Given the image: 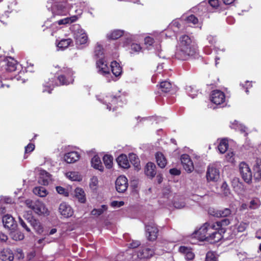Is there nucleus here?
<instances>
[{
    "mask_svg": "<svg viewBox=\"0 0 261 261\" xmlns=\"http://www.w3.org/2000/svg\"><path fill=\"white\" fill-rule=\"evenodd\" d=\"M196 53L195 42L187 35H181L178 40L175 53L178 60L185 61L191 58Z\"/></svg>",
    "mask_w": 261,
    "mask_h": 261,
    "instance_id": "nucleus-1",
    "label": "nucleus"
},
{
    "mask_svg": "<svg viewBox=\"0 0 261 261\" xmlns=\"http://www.w3.org/2000/svg\"><path fill=\"white\" fill-rule=\"evenodd\" d=\"M17 68V63L16 60L11 57H0V82L1 88L5 87L9 88L10 85L5 80H12V76L9 73L15 71Z\"/></svg>",
    "mask_w": 261,
    "mask_h": 261,
    "instance_id": "nucleus-2",
    "label": "nucleus"
},
{
    "mask_svg": "<svg viewBox=\"0 0 261 261\" xmlns=\"http://www.w3.org/2000/svg\"><path fill=\"white\" fill-rule=\"evenodd\" d=\"M72 0H48L46 7L54 16H65L69 12V8L72 5Z\"/></svg>",
    "mask_w": 261,
    "mask_h": 261,
    "instance_id": "nucleus-3",
    "label": "nucleus"
},
{
    "mask_svg": "<svg viewBox=\"0 0 261 261\" xmlns=\"http://www.w3.org/2000/svg\"><path fill=\"white\" fill-rule=\"evenodd\" d=\"M96 98L99 102L106 106L107 109L110 111H114L121 106L120 97L113 95L100 93L96 95Z\"/></svg>",
    "mask_w": 261,
    "mask_h": 261,
    "instance_id": "nucleus-4",
    "label": "nucleus"
},
{
    "mask_svg": "<svg viewBox=\"0 0 261 261\" xmlns=\"http://www.w3.org/2000/svg\"><path fill=\"white\" fill-rule=\"evenodd\" d=\"M206 241L210 243H215L219 242L223 238L224 230L219 231L214 222L206 223Z\"/></svg>",
    "mask_w": 261,
    "mask_h": 261,
    "instance_id": "nucleus-5",
    "label": "nucleus"
},
{
    "mask_svg": "<svg viewBox=\"0 0 261 261\" xmlns=\"http://www.w3.org/2000/svg\"><path fill=\"white\" fill-rule=\"evenodd\" d=\"M57 67L60 68L57 73V79L60 85H67L73 83L74 72L72 69L67 67L61 68L59 66H56Z\"/></svg>",
    "mask_w": 261,
    "mask_h": 261,
    "instance_id": "nucleus-6",
    "label": "nucleus"
},
{
    "mask_svg": "<svg viewBox=\"0 0 261 261\" xmlns=\"http://www.w3.org/2000/svg\"><path fill=\"white\" fill-rule=\"evenodd\" d=\"M26 205L39 216L48 215L49 211L45 203L40 200L33 201L27 199L25 201Z\"/></svg>",
    "mask_w": 261,
    "mask_h": 261,
    "instance_id": "nucleus-7",
    "label": "nucleus"
},
{
    "mask_svg": "<svg viewBox=\"0 0 261 261\" xmlns=\"http://www.w3.org/2000/svg\"><path fill=\"white\" fill-rule=\"evenodd\" d=\"M73 35L75 40L76 45L78 48H83L87 43L88 40L87 34L80 25H74Z\"/></svg>",
    "mask_w": 261,
    "mask_h": 261,
    "instance_id": "nucleus-8",
    "label": "nucleus"
},
{
    "mask_svg": "<svg viewBox=\"0 0 261 261\" xmlns=\"http://www.w3.org/2000/svg\"><path fill=\"white\" fill-rule=\"evenodd\" d=\"M240 175L245 182L250 184L252 179V173L249 165L245 162H241L239 165Z\"/></svg>",
    "mask_w": 261,
    "mask_h": 261,
    "instance_id": "nucleus-9",
    "label": "nucleus"
},
{
    "mask_svg": "<svg viewBox=\"0 0 261 261\" xmlns=\"http://www.w3.org/2000/svg\"><path fill=\"white\" fill-rule=\"evenodd\" d=\"M137 36L136 35L128 34L126 35L125 40L122 44L123 47H127L130 45L131 50L134 53H139L142 50L140 45L138 43H134V41L136 40Z\"/></svg>",
    "mask_w": 261,
    "mask_h": 261,
    "instance_id": "nucleus-10",
    "label": "nucleus"
},
{
    "mask_svg": "<svg viewBox=\"0 0 261 261\" xmlns=\"http://www.w3.org/2000/svg\"><path fill=\"white\" fill-rule=\"evenodd\" d=\"M220 177V172L214 164L210 165L207 168L206 178L208 182H216Z\"/></svg>",
    "mask_w": 261,
    "mask_h": 261,
    "instance_id": "nucleus-11",
    "label": "nucleus"
},
{
    "mask_svg": "<svg viewBox=\"0 0 261 261\" xmlns=\"http://www.w3.org/2000/svg\"><path fill=\"white\" fill-rule=\"evenodd\" d=\"M96 68L98 73L107 77L110 75V70L107 62L103 58L99 59L96 63Z\"/></svg>",
    "mask_w": 261,
    "mask_h": 261,
    "instance_id": "nucleus-12",
    "label": "nucleus"
},
{
    "mask_svg": "<svg viewBox=\"0 0 261 261\" xmlns=\"http://www.w3.org/2000/svg\"><path fill=\"white\" fill-rule=\"evenodd\" d=\"M158 229L153 222L145 225V232L147 239L151 241L155 240L158 237Z\"/></svg>",
    "mask_w": 261,
    "mask_h": 261,
    "instance_id": "nucleus-13",
    "label": "nucleus"
},
{
    "mask_svg": "<svg viewBox=\"0 0 261 261\" xmlns=\"http://www.w3.org/2000/svg\"><path fill=\"white\" fill-rule=\"evenodd\" d=\"M210 99L213 103L216 105H219L223 104L225 101V95L220 90H214L211 94Z\"/></svg>",
    "mask_w": 261,
    "mask_h": 261,
    "instance_id": "nucleus-14",
    "label": "nucleus"
},
{
    "mask_svg": "<svg viewBox=\"0 0 261 261\" xmlns=\"http://www.w3.org/2000/svg\"><path fill=\"white\" fill-rule=\"evenodd\" d=\"M116 190L119 193L124 192L128 187V181L127 178L123 175L119 176L115 182Z\"/></svg>",
    "mask_w": 261,
    "mask_h": 261,
    "instance_id": "nucleus-15",
    "label": "nucleus"
},
{
    "mask_svg": "<svg viewBox=\"0 0 261 261\" xmlns=\"http://www.w3.org/2000/svg\"><path fill=\"white\" fill-rule=\"evenodd\" d=\"M180 161L184 168L187 172L191 173L193 171V163L189 155L182 154L180 156Z\"/></svg>",
    "mask_w": 261,
    "mask_h": 261,
    "instance_id": "nucleus-16",
    "label": "nucleus"
},
{
    "mask_svg": "<svg viewBox=\"0 0 261 261\" xmlns=\"http://www.w3.org/2000/svg\"><path fill=\"white\" fill-rule=\"evenodd\" d=\"M59 212L65 218L71 217L73 214V210L69 204L67 203L62 202L59 207Z\"/></svg>",
    "mask_w": 261,
    "mask_h": 261,
    "instance_id": "nucleus-17",
    "label": "nucleus"
},
{
    "mask_svg": "<svg viewBox=\"0 0 261 261\" xmlns=\"http://www.w3.org/2000/svg\"><path fill=\"white\" fill-rule=\"evenodd\" d=\"M81 155L77 151H71L66 153L64 155V160L67 163H73L79 160Z\"/></svg>",
    "mask_w": 261,
    "mask_h": 261,
    "instance_id": "nucleus-18",
    "label": "nucleus"
},
{
    "mask_svg": "<svg viewBox=\"0 0 261 261\" xmlns=\"http://www.w3.org/2000/svg\"><path fill=\"white\" fill-rule=\"evenodd\" d=\"M154 253L153 250L146 248L140 250L136 254L133 255V257L137 256V257L139 259L148 258L152 256Z\"/></svg>",
    "mask_w": 261,
    "mask_h": 261,
    "instance_id": "nucleus-19",
    "label": "nucleus"
},
{
    "mask_svg": "<svg viewBox=\"0 0 261 261\" xmlns=\"http://www.w3.org/2000/svg\"><path fill=\"white\" fill-rule=\"evenodd\" d=\"M206 223L201 226L199 229L195 231L193 233V236L195 238H197L199 240L201 241H206Z\"/></svg>",
    "mask_w": 261,
    "mask_h": 261,
    "instance_id": "nucleus-20",
    "label": "nucleus"
},
{
    "mask_svg": "<svg viewBox=\"0 0 261 261\" xmlns=\"http://www.w3.org/2000/svg\"><path fill=\"white\" fill-rule=\"evenodd\" d=\"M51 180L50 175L44 170H40L39 173L38 182L42 185H48Z\"/></svg>",
    "mask_w": 261,
    "mask_h": 261,
    "instance_id": "nucleus-21",
    "label": "nucleus"
},
{
    "mask_svg": "<svg viewBox=\"0 0 261 261\" xmlns=\"http://www.w3.org/2000/svg\"><path fill=\"white\" fill-rule=\"evenodd\" d=\"M3 223L5 227L9 229H13L16 226L13 217L10 215H6L3 217Z\"/></svg>",
    "mask_w": 261,
    "mask_h": 261,
    "instance_id": "nucleus-22",
    "label": "nucleus"
},
{
    "mask_svg": "<svg viewBox=\"0 0 261 261\" xmlns=\"http://www.w3.org/2000/svg\"><path fill=\"white\" fill-rule=\"evenodd\" d=\"M56 44L58 50H63L73 45V41L70 38L63 39L59 42L57 41Z\"/></svg>",
    "mask_w": 261,
    "mask_h": 261,
    "instance_id": "nucleus-23",
    "label": "nucleus"
},
{
    "mask_svg": "<svg viewBox=\"0 0 261 261\" xmlns=\"http://www.w3.org/2000/svg\"><path fill=\"white\" fill-rule=\"evenodd\" d=\"M145 174L150 178L153 177L156 174V166L152 162L148 163L145 168Z\"/></svg>",
    "mask_w": 261,
    "mask_h": 261,
    "instance_id": "nucleus-24",
    "label": "nucleus"
},
{
    "mask_svg": "<svg viewBox=\"0 0 261 261\" xmlns=\"http://www.w3.org/2000/svg\"><path fill=\"white\" fill-rule=\"evenodd\" d=\"M91 166L94 169L103 172L104 167L102 166L101 160L98 155H94L91 161Z\"/></svg>",
    "mask_w": 261,
    "mask_h": 261,
    "instance_id": "nucleus-25",
    "label": "nucleus"
},
{
    "mask_svg": "<svg viewBox=\"0 0 261 261\" xmlns=\"http://www.w3.org/2000/svg\"><path fill=\"white\" fill-rule=\"evenodd\" d=\"M116 161L119 167L127 169L129 167V163L127 156L124 154H121L116 159Z\"/></svg>",
    "mask_w": 261,
    "mask_h": 261,
    "instance_id": "nucleus-26",
    "label": "nucleus"
},
{
    "mask_svg": "<svg viewBox=\"0 0 261 261\" xmlns=\"http://www.w3.org/2000/svg\"><path fill=\"white\" fill-rule=\"evenodd\" d=\"M125 35V37L126 34H125L124 31L121 30H114L109 32L107 34V38L109 39L115 40L117 39L123 35Z\"/></svg>",
    "mask_w": 261,
    "mask_h": 261,
    "instance_id": "nucleus-27",
    "label": "nucleus"
},
{
    "mask_svg": "<svg viewBox=\"0 0 261 261\" xmlns=\"http://www.w3.org/2000/svg\"><path fill=\"white\" fill-rule=\"evenodd\" d=\"M230 127L231 128L240 131L241 133H244L245 136H246L247 134V128L237 120H234L233 122H231Z\"/></svg>",
    "mask_w": 261,
    "mask_h": 261,
    "instance_id": "nucleus-28",
    "label": "nucleus"
},
{
    "mask_svg": "<svg viewBox=\"0 0 261 261\" xmlns=\"http://www.w3.org/2000/svg\"><path fill=\"white\" fill-rule=\"evenodd\" d=\"M28 220L38 234H41L43 232V228L40 222L33 219L32 217L30 219L28 218Z\"/></svg>",
    "mask_w": 261,
    "mask_h": 261,
    "instance_id": "nucleus-29",
    "label": "nucleus"
},
{
    "mask_svg": "<svg viewBox=\"0 0 261 261\" xmlns=\"http://www.w3.org/2000/svg\"><path fill=\"white\" fill-rule=\"evenodd\" d=\"M74 195L80 202L82 203L86 202V194L84 190L82 188H76L74 190Z\"/></svg>",
    "mask_w": 261,
    "mask_h": 261,
    "instance_id": "nucleus-30",
    "label": "nucleus"
},
{
    "mask_svg": "<svg viewBox=\"0 0 261 261\" xmlns=\"http://www.w3.org/2000/svg\"><path fill=\"white\" fill-rule=\"evenodd\" d=\"M111 71L115 77L120 76L122 73V68L119 63L113 61L111 63Z\"/></svg>",
    "mask_w": 261,
    "mask_h": 261,
    "instance_id": "nucleus-31",
    "label": "nucleus"
},
{
    "mask_svg": "<svg viewBox=\"0 0 261 261\" xmlns=\"http://www.w3.org/2000/svg\"><path fill=\"white\" fill-rule=\"evenodd\" d=\"M1 257L3 261H13L14 255L10 249H6L1 252Z\"/></svg>",
    "mask_w": 261,
    "mask_h": 261,
    "instance_id": "nucleus-32",
    "label": "nucleus"
},
{
    "mask_svg": "<svg viewBox=\"0 0 261 261\" xmlns=\"http://www.w3.org/2000/svg\"><path fill=\"white\" fill-rule=\"evenodd\" d=\"M155 156L158 165L162 168H164L167 165V160L164 154L161 152H158Z\"/></svg>",
    "mask_w": 261,
    "mask_h": 261,
    "instance_id": "nucleus-33",
    "label": "nucleus"
},
{
    "mask_svg": "<svg viewBox=\"0 0 261 261\" xmlns=\"http://www.w3.org/2000/svg\"><path fill=\"white\" fill-rule=\"evenodd\" d=\"M178 250L181 253L185 255V257L187 260H192L194 257V254L191 250V249L187 247L180 246Z\"/></svg>",
    "mask_w": 261,
    "mask_h": 261,
    "instance_id": "nucleus-34",
    "label": "nucleus"
},
{
    "mask_svg": "<svg viewBox=\"0 0 261 261\" xmlns=\"http://www.w3.org/2000/svg\"><path fill=\"white\" fill-rule=\"evenodd\" d=\"M99 180L96 176H92L89 180V187L93 192H96L98 189Z\"/></svg>",
    "mask_w": 261,
    "mask_h": 261,
    "instance_id": "nucleus-35",
    "label": "nucleus"
},
{
    "mask_svg": "<svg viewBox=\"0 0 261 261\" xmlns=\"http://www.w3.org/2000/svg\"><path fill=\"white\" fill-rule=\"evenodd\" d=\"M78 19V17L76 15H73L70 17H67L63 19H60L56 23L58 25H64L67 24H70L72 22L76 21Z\"/></svg>",
    "mask_w": 261,
    "mask_h": 261,
    "instance_id": "nucleus-36",
    "label": "nucleus"
},
{
    "mask_svg": "<svg viewBox=\"0 0 261 261\" xmlns=\"http://www.w3.org/2000/svg\"><path fill=\"white\" fill-rule=\"evenodd\" d=\"M66 176L72 181H80L82 180V176L76 171H69L66 173Z\"/></svg>",
    "mask_w": 261,
    "mask_h": 261,
    "instance_id": "nucleus-37",
    "label": "nucleus"
},
{
    "mask_svg": "<svg viewBox=\"0 0 261 261\" xmlns=\"http://www.w3.org/2000/svg\"><path fill=\"white\" fill-rule=\"evenodd\" d=\"M228 148V142L226 139H222L219 141L218 149L220 153H224Z\"/></svg>",
    "mask_w": 261,
    "mask_h": 261,
    "instance_id": "nucleus-38",
    "label": "nucleus"
},
{
    "mask_svg": "<svg viewBox=\"0 0 261 261\" xmlns=\"http://www.w3.org/2000/svg\"><path fill=\"white\" fill-rule=\"evenodd\" d=\"M231 214V211L229 208H225L222 210H217L213 212L212 215L217 217H227Z\"/></svg>",
    "mask_w": 261,
    "mask_h": 261,
    "instance_id": "nucleus-39",
    "label": "nucleus"
},
{
    "mask_svg": "<svg viewBox=\"0 0 261 261\" xmlns=\"http://www.w3.org/2000/svg\"><path fill=\"white\" fill-rule=\"evenodd\" d=\"M254 179L256 180H261V163L256 162L253 168Z\"/></svg>",
    "mask_w": 261,
    "mask_h": 261,
    "instance_id": "nucleus-40",
    "label": "nucleus"
},
{
    "mask_svg": "<svg viewBox=\"0 0 261 261\" xmlns=\"http://www.w3.org/2000/svg\"><path fill=\"white\" fill-rule=\"evenodd\" d=\"M216 227L218 229L219 231H221V229L224 230V233L225 232L224 226H227L230 224V221L228 219H224L221 221L214 222Z\"/></svg>",
    "mask_w": 261,
    "mask_h": 261,
    "instance_id": "nucleus-41",
    "label": "nucleus"
},
{
    "mask_svg": "<svg viewBox=\"0 0 261 261\" xmlns=\"http://www.w3.org/2000/svg\"><path fill=\"white\" fill-rule=\"evenodd\" d=\"M103 162L107 169H111L113 165V158L111 155L105 154L103 156Z\"/></svg>",
    "mask_w": 261,
    "mask_h": 261,
    "instance_id": "nucleus-42",
    "label": "nucleus"
},
{
    "mask_svg": "<svg viewBox=\"0 0 261 261\" xmlns=\"http://www.w3.org/2000/svg\"><path fill=\"white\" fill-rule=\"evenodd\" d=\"M33 193L41 197H44L48 194V192L44 187H36L33 189Z\"/></svg>",
    "mask_w": 261,
    "mask_h": 261,
    "instance_id": "nucleus-43",
    "label": "nucleus"
},
{
    "mask_svg": "<svg viewBox=\"0 0 261 261\" xmlns=\"http://www.w3.org/2000/svg\"><path fill=\"white\" fill-rule=\"evenodd\" d=\"M104 55V49L101 44L97 43L94 49V56L97 58H103Z\"/></svg>",
    "mask_w": 261,
    "mask_h": 261,
    "instance_id": "nucleus-44",
    "label": "nucleus"
},
{
    "mask_svg": "<svg viewBox=\"0 0 261 261\" xmlns=\"http://www.w3.org/2000/svg\"><path fill=\"white\" fill-rule=\"evenodd\" d=\"M129 159L130 163L137 169L140 168V161L137 155L133 153L129 154Z\"/></svg>",
    "mask_w": 261,
    "mask_h": 261,
    "instance_id": "nucleus-45",
    "label": "nucleus"
},
{
    "mask_svg": "<svg viewBox=\"0 0 261 261\" xmlns=\"http://www.w3.org/2000/svg\"><path fill=\"white\" fill-rule=\"evenodd\" d=\"M55 86L53 82L51 81H49L48 83H46L43 85V89L42 92L43 93H47L48 94L51 93L53 88Z\"/></svg>",
    "mask_w": 261,
    "mask_h": 261,
    "instance_id": "nucleus-46",
    "label": "nucleus"
},
{
    "mask_svg": "<svg viewBox=\"0 0 261 261\" xmlns=\"http://www.w3.org/2000/svg\"><path fill=\"white\" fill-rule=\"evenodd\" d=\"M232 186L233 188L238 193L241 192L244 190L243 185L242 182H240L239 179H234L232 181Z\"/></svg>",
    "mask_w": 261,
    "mask_h": 261,
    "instance_id": "nucleus-47",
    "label": "nucleus"
},
{
    "mask_svg": "<svg viewBox=\"0 0 261 261\" xmlns=\"http://www.w3.org/2000/svg\"><path fill=\"white\" fill-rule=\"evenodd\" d=\"M172 87L171 84L167 81L162 82L160 83V88L164 92H168L170 91Z\"/></svg>",
    "mask_w": 261,
    "mask_h": 261,
    "instance_id": "nucleus-48",
    "label": "nucleus"
},
{
    "mask_svg": "<svg viewBox=\"0 0 261 261\" xmlns=\"http://www.w3.org/2000/svg\"><path fill=\"white\" fill-rule=\"evenodd\" d=\"M261 205V202L258 198H254L252 199L249 204L250 209L255 210L258 208Z\"/></svg>",
    "mask_w": 261,
    "mask_h": 261,
    "instance_id": "nucleus-49",
    "label": "nucleus"
},
{
    "mask_svg": "<svg viewBox=\"0 0 261 261\" xmlns=\"http://www.w3.org/2000/svg\"><path fill=\"white\" fill-rule=\"evenodd\" d=\"M186 90L187 94L189 95V96H190L192 98H194L196 96H197L198 93L197 90L191 86H186Z\"/></svg>",
    "mask_w": 261,
    "mask_h": 261,
    "instance_id": "nucleus-50",
    "label": "nucleus"
},
{
    "mask_svg": "<svg viewBox=\"0 0 261 261\" xmlns=\"http://www.w3.org/2000/svg\"><path fill=\"white\" fill-rule=\"evenodd\" d=\"M11 237L15 241H20L23 239V234L19 231H14L11 233Z\"/></svg>",
    "mask_w": 261,
    "mask_h": 261,
    "instance_id": "nucleus-51",
    "label": "nucleus"
},
{
    "mask_svg": "<svg viewBox=\"0 0 261 261\" xmlns=\"http://www.w3.org/2000/svg\"><path fill=\"white\" fill-rule=\"evenodd\" d=\"M107 210V206L106 205H102L99 208H95L91 211V214L95 216L101 215L104 211Z\"/></svg>",
    "mask_w": 261,
    "mask_h": 261,
    "instance_id": "nucleus-52",
    "label": "nucleus"
},
{
    "mask_svg": "<svg viewBox=\"0 0 261 261\" xmlns=\"http://www.w3.org/2000/svg\"><path fill=\"white\" fill-rule=\"evenodd\" d=\"M173 205L176 208L180 209L184 208L186 205L185 200L181 198L175 200L173 203Z\"/></svg>",
    "mask_w": 261,
    "mask_h": 261,
    "instance_id": "nucleus-53",
    "label": "nucleus"
},
{
    "mask_svg": "<svg viewBox=\"0 0 261 261\" xmlns=\"http://www.w3.org/2000/svg\"><path fill=\"white\" fill-rule=\"evenodd\" d=\"M180 23L179 19H175L170 24L169 27L172 29L174 32H177L180 28Z\"/></svg>",
    "mask_w": 261,
    "mask_h": 261,
    "instance_id": "nucleus-54",
    "label": "nucleus"
},
{
    "mask_svg": "<svg viewBox=\"0 0 261 261\" xmlns=\"http://www.w3.org/2000/svg\"><path fill=\"white\" fill-rule=\"evenodd\" d=\"M185 20L188 23H191L193 25H195L198 22V18L192 14L187 17Z\"/></svg>",
    "mask_w": 261,
    "mask_h": 261,
    "instance_id": "nucleus-55",
    "label": "nucleus"
},
{
    "mask_svg": "<svg viewBox=\"0 0 261 261\" xmlns=\"http://www.w3.org/2000/svg\"><path fill=\"white\" fill-rule=\"evenodd\" d=\"M248 226V224L244 222H241L239 224L236 225V228L237 229L238 232L244 231Z\"/></svg>",
    "mask_w": 261,
    "mask_h": 261,
    "instance_id": "nucleus-56",
    "label": "nucleus"
},
{
    "mask_svg": "<svg viewBox=\"0 0 261 261\" xmlns=\"http://www.w3.org/2000/svg\"><path fill=\"white\" fill-rule=\"evenodd\" d=\"M56 189L57 192L59 194H62L65 196H68V195H69L68 192L65 188H64L61 186H57V187H56Z\"/></svg>",
    "mask_w": 261,
    "mask_h": 261,
    "instance_id": "nucleus-57",
    "label": "nucleus"
},
{
    "mask_svg": "<svg viewBox=\"0 0 261 261\" xmlns=\"http://www.w3.org/2000/svg\"><path fill=\"white\" fill-rule=\"evenodd\" d=\"M234 153H233V152L229 151L226 155L225 159L227 162L232 163L234 162Z\"/></svg>",
    "mask_w": 261,
    "mask_h": 261,
    "instance_id": "nucleus-58",
    "label": "nucleus"
},
{
    "mask_svg": "<svg viewBox=\"0 0 261 261\" xmlns=\"http://www.w3.org/2000/svg\"><path fill=\"white\" fill-rule=\"evenodd\" d=\"M217 258L214 253L212 252L207 253L205 258V261H217Z\"/></svg>",
    "mask_w": 261,
    "mask_h": 261,
    "instance_id": "nucleus-59",
    "label": "nucleus"
},
{
    "mask_svg": "<svg viewBox=\"0 0 261 261\" xmlns=\"http://www.w3.org/2000/svg\"><path fill=\"white\" fill-rule=\"evenodd\" d=\"M12 202V199L6 196L2 197L0 201L1 204H11Z\"/></svg>",
    "mask_w": 261,
    "mask_h": 261,
    "instance_id": "nucleus-60",
    "label": "nucleus"
},
{
    "mask_svg": "<svg viewBox=\"0 0 261 261\" xmlns=\"http://www.w3.org/2000/svg\"><path fill=\"white\" fill-rule=\"evenodd\" d=\"M35 147L33 143H29L25 147V154L32 152L34 150Z\"/></svg>",
    "mask_w": 261,
    "mask_h": 261,
    "instance_id": "nucleus-61",
    "label": "nucleus"
},
{
    "mask_svg": "<svg viewBox=\"0 0 261 261\" xmlns=\"http://www.w3.org/2000/svg\"><path fill=\"white\" fill-rule=\"evenodd\" d=\"M124 203L122 201H113L111 203V205L114 208L120 207L124 205Z\"/></svg>",
    "mask_w": 261,
    "mask_h": 261,
    "instance_id": "nucleus-62",
    "label": "nucleus"
},
{
    "mask_svg": "<svg viewBox=\"0 0 261 261\" xmlns=\"http://www.w3.org/2000/svg\"><path fill=\"white\" fill-rule=\"evenodd\" d=\"M240 85L246 89L245 91L247 94L248 93V89L252 87L251 82L248 81H246L244 84L241 83Z\"/></svg>",
    "mask_w": 261,
    "mask_h": 261,
    "instance_id": "nucleus-63",
    "label": "nucleus"
},
{
    "mask_svg": "<svg viewBox=\"0 0 261 261\" xmlns=\"http://www.w3.org/2000/svg\"><path fill=\"white\" fill-rule=\"evenodd\" d=\"M144 42L146 45L150 46L154 43V40L150 36H147L144 38Z\"/></svg>",
    "mask_w": 261,
    "mask_h": 261,
    "instance_id": "nucleus-64",
    "label": "nucleus"
}]
</instances>
